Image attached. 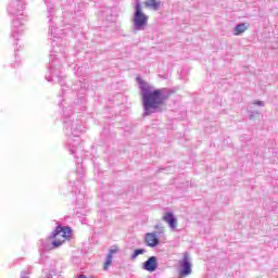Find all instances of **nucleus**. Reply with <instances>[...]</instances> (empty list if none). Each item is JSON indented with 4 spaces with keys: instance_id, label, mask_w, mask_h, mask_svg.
<instances>
[{
    "instance_id": "1",
    "label": "nucleus",
    "mask_w": 278,
    "mask_h": 278,
    "mask_svg": "<svg viewBox=\"0 0 278 278\" xmlns=\"http://www.w3.org/2000/svg\"><path fill=\"white\" fill-rule=\"evenodd\" d=\"M138 81L143 108V116H151V114L162 112V105L168 101L170 90L166 88L157 89L140 78H138Z\"/></svg>"
},
{
    "instance_id": "2",
    "label": "nucleus",
    "mask_w": 278,
    "mask_h": 278,
    "mask_svg": "<svg viewBox=\"0 0 278 278\" xmlns=\"http://www.w3.org/2000/svg\"><path fill=\"white\" fill-rule=\"evenodd\" d=\"M149 25V15L142 11V4L137 1L135 4V12L132 15V28L134 31H142L144 27Z\"/></svg>"
},
{
    "instance_id": "3",
    "label": "nucleus",
    "mask_w": 278,
    "mask_h": 278,
    "mask_svg": "<svg viewBox=\"0 0 278 278\" xmlns=\"http://www.w3.org/2000/svg\"><path fill=\"white\" fill-rule=\"evenodd\" d=\"M71 237V228L58 226L55 230L52 232V247L58 249V247H62L66 240Z\"/></svg>"
},
{
    "instance_id": "4",
    "label": "nucleus",
    "mask_w": 278,
    "mask_h": 278,
    "mask_svg": "<svg viewBox=\"0 0 278 278\" xmlns=\"http://www.w3.org/2000/svg\"><path fill=\"white\" fill-rule=\"evenodd\" d=\"M179 277H190L192 275V257L190 253L185 252L182 258L178 262Z\"/></svg>"
},
{
    "instance_id": "5",
    "label": "nucleus",
    "mask_w": 278,
    "mask_h": 278,
    "mask_svg": "<svg viewBox=\"0 0 278 278\" xmlns=\"http://www.w3.org/2000/svg\"><path fill=\"white\" fill-rule=\"evenodd\" d=\"M157 257L156 256H150L142 265L143 270H147L148 273H155L157 270Z\"/></svg>"
},
{
    "instance_id": "6",
    "label": "nucleus",
    "mask_w": 278,
    "mask_h": 278,
    "mask_svg": "<svg viewBox=\"0 0 278 278\" xmlns=\"http://www.w3.org/2000/svg\"><path fill=\"white\" fill-rule=\"evenodd\" d=\"M146 244L151 249H155L160 244V238H157V232L146 233Z\"/></svg>"
},
{
    "instance_id": "7",
    "label": "nucleus",
    "mask_w": 278,
    "mask_h": 278,
    "mask_svg": "<svg viewBox=\"0 0 278 278\" xmlns=\"http://www.w3.org/2000/svg\"><path fill=\"white\" fill-rule=\"evenodd\" d=\"M163 220L168 224L170 229H177V217H175V214L173 212H167L163 216Z\"/></svg>"
},
{
    "instance_id": "8",
    "label": "nucleus",
    "mask_w": 278,
    "mask_h": 278,
    "mask_svg": "<svg viewBox=\"0 0 278 278\" xmlns=\"http://www.w3.org/2000/svg\"><path fill=\"white\" fill-rule=\"evenodd\" d=\"M84 131V126L81 125H76V128H74V143H72V147H77L79 144V134H83Z\"/></svg>"
},
{
    "instance_id": "9",
    "label": "nucleus",
    "mask_w": 278,
    "mask_h": 278,
    "mask_svg": "<svg viewBox=\"0 0 278 278\" xmlns=\"http://www.w3.org/2000/svg\"><path fill=\"white\" fill-rule=\"evenodd\" d=\"M247 29H249V25L244 23L237 24L233 28V35L240 36L241 34H244Z\"/></svg>"
},
{
    "instance_id": "10",
    "label": "nucleus",
    "mask_w": 278,
    "mask_h": 278,
    "mask_svg": "<svg viewBox=\"0 0 278 278\" xmlns=\"http://www.w3.org/2000/svg\"><path fill=\"white\" fill-rule=\"evenodd\" d=\"M146 8H151V10L157 11L160 10V0H147L144 2Z\"/></svg>"
},
{
    "instance_id": "11",
    "label": "nucleus",
    "mask_w": 278,
    "mask_h": 278,
    "mask_svg": "<svg viewBox=\"0 0 278 278\" xmlns=\"http://www.w3.org/2000/svg\"><path fill=\"white\" fill-rule=\"evenodd\" d=\"M114 253H116V250L109 251V254L103 266L104 270H108V268H110V266L112 265V256L114 255Z\"/></svg>"
},
{
    "instance_id": "12",
    "label": "nucleus",
    "mask_w": 278,
    "mask_h": 278,
    "mask_svg": "<svg viewBox=\"0 0 278 278\" xmlns=\"http://www.w3.org/2000/svg\"><path fill=\"white\" fill-rule=\"evenodd\" d=\"M144 253H147V250H144V249H137L131 254L130 260H137L138 255H144Z\"/></svg>"
},
{
    "instance_id": "13",
    "label": "nucleus",
    "mask_w": 278,
    "mask_h": 278,
    "mask_svg": "<svg viewBox=\"0 0 278 278\" xmlns=\"http://www.w3.org/2000/svg\"><path fill=\"white\" fill-rule=\"evenodd\" d=\"M255 105H260V106L264 108V101H256Z\"/></svg>"
},
{
    "instance_id": "14",
    "label": "nucleus",
    "mask_w": 278,
    "mask_h": 278,
    "mask_svg": "<svg viewBox=\"0 0 278 278\" xmlns=\"http://www.w3.org/2000/svg\"><path fill=\"white\" fill-rule=\"evenodd\" d=\"M78 278H87L86 276H80V277H78Z\"/></svg>"
}]
</instances>
